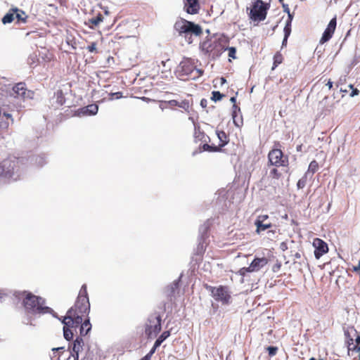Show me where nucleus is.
<instances>
[{
  "label": "nucleus",
  "instance_id": "nucleus-1",
  "mask_svg": "<svg viewBox=\"0 0 360 360\" xmlns=\"http://www.w3.org/2000/svg\"><path fill=\"white\" fill-rule=\"evenodd\" d=\"M90 311V302L87 292L86 284H83L79 290L74 305L69 309L63 317V335L67 340H70L78 334L86 335L91 328L88 317Z\"/></svg>",
  "mask_w": 360,
  "mask_h": 360
},
{
  "label": "nucleus",
  "instance_id": "nucleus-2",
  "mask_svg": "<svg viewBox=\"0 0 360 360\" xmlns=\"http://www.w3.org/2000/svg\"><path fill=\"white\" fill-rule=\"evenodd\" d=\"M23 296L22 304L27 314L32 315L49 314L53 310L45 305L46 300L40 296H37L28 291L22 292Z\"/></svg>",
  "mask_w": 360,
  "mask_h": 360
},
{
  "label": "nucleus",
  "instance_id": "nucleus-3",
  "mask_svg": "<svg viewBox=\"0 0 360 360\" xmlns=\"http://www.w3.org/2000/svg\"><path fill=\"white\" fill-rule=\"evenodd\" d=\"M174 28L179 35L184 37L188 44L193 42V37L200 36L202 33V27L199 25L184 18L177 20L174 23Z\"/></svg>",
  "mask_w": 360,
  "mask_h": 360
},
{
  "label": "nucleus",
  "instance_id": "nucleus-4",
  "mask_svg": "<svg viewBox=\"0 0 360 360\" xmlns=\"http://www.w3.org/2000/svg\"><path fill=\"white\" fill-rule=\"evenodd\" d=\"M228 42V40L222 37L219 38H210L203 41L200 44V47L205 55H207L212 59H215L219 57L221 53L226 50Z\"/></svg>",
  "mask_w": 360,
  "mask_h": 360
},
{
  "label": "nucleus",
  "instance_id": "nucleus-5",
  "mask_svg": "<svg viewBox=\"0 0 360 360\" xmlns=\"http://www.w3.org/2000/svg\"><path fill=\"white\" fill-rule=\"evenodd\" d=\"M202 74V72L197 69L194 60L188 58H184L175 71L176 77L183 81L194 79L201 76Z\"/></svg>",
  "mask_w": 360,
  "mask_h": 360
},
{
  "label": "nucleus",
  "instance_id": "nucleus-6",
  "mask_svg": "<svg viewBox=\"0 0 360 360\" xmlns=\"http://www.w3.org/2000/svg\"><path fill=\"white\" fill-rule=\"evenodd\" d=\"M269 8V4L264 3L262 0H255L252 2L250 8L249 18L253 22H257L264 20Z\"/></svg>",
  "mask_w": 360,
  "mask_h": 360
},
{
  "label": "nucleus",
  "instance_id": "nucleus-7",
  "mask_svg": "<svg viewBox=\"0 0 360 360\" xmlns=\"http://www.w3.org/2000/svg\"><path fill=\"white\" fill-rule=\"evenodd\" d=\"M204 288L211 293L212 297L217 302H219L222 304H229L230 303L231 296L228 286L219 285L214 287L205 283L204 284Z\"/></svg>",
  "mask_w": 360,
  "mask_h": 360
},
{
  "label": "nucleus",
  "instance_id": "nucleus-8",
  "mask_svg": "<svg viewBox=\"0 0 360 360\" xmlns=\"http://www.w3.org/2000/svg\"><path fill=\"white\" fill-rule=\"evenodd\" d=\"M161 316L158 313L149 316L145 326V333L148 338L155 337L161 330Z\"/></svg>",
  "mask_w": 360,
  "mask_h": 360
},
{
  "label": "nucleus",
  "instance_id": "nucleus-9",
  "mask_svg": "<svg viewBox=\"0 0 360 360\" xmlns=\"http://www.w3.org/2000/svg\"><path fill=\"white\" fill-rule=\"evenodd\" d=\"M270 165L275 167H287L289 164L288 157L285 155L280 148H273L268 154Z\"/></svg>",
  "mask_w": 360,
  "mask_h": 360
},
{
  "label": "nucleus",
  "instance_id": "nucleus-10",
  "mask_svg": "<svg viewBox=\"0 0 360 360\" xmlns=\"http://www.w3.org/2000/svg\"><path fill=\"white\" fill-rule=\"evenodd\" d=\"M269 262V259L264 257H255L250 263L248 267H243L238 270V274L245 276L247 273H252L259 271L266 266Z\"/></svg>",
  "mask_w": 360,
  "mask_h": 360
},
{
  "label": "nucleus",
  "instance_id": "nucleus-11",
  "mask_svg": "<svg viewBox=\"0 0 360 360\" xmlns=\"http://www.w3.org/2000/svg\"><path fill=\"white\" fill-rule=\"evenodd\" d=\"M13 92L12 95L14 97L22 99L31 98L33 94L32 91L27 89L26 84L24 82H20L15 85L13 88Z\"/></svg>",
  "mask_w": 360,
  "mask_h": 360
},
{
  "label": "nucleus",
  "instance_id": "nucleus-12",
  "mask_svg": "<svg viewBox=\"0 0 360 360\" xmlns=\"http://www.w3.org/2000/svg\"><path fill=\"white\" fill-rule=\"evenodd\" d=\"M18 164V160H4L0 164V176H11L14 173L15 167Z\"/></svg>",
  "mask_w": 360,
  "mask_h": 360
},
{
  "label": "nucleus",
  "instance_id": "nucleus-13",
  "mask_svg": "<svg viewBox=\"0 0 360 360\" xmlns=\"http://www.w3.org/2000/svg\"><path fill=\"white\" fill-rule=\"evenodd\" d=\"M268 219V214H261L257 217L255 221V225L256 226L255 232L257 234H259L261 232L272 227V224L271 222H266Z\"/></svg>",
  "mask_w": 360,
  "mask_h": 360
},
{
  "label": "nucleus",
  "instance_id": "nucleus-14",
  "mask_svg": "<svg viewBox=\"0 0 360 360\" xmlns=\"http://www.w3.org/2000/svg\"><path fill=\"white\" fill-rule=\"evenodd\" d=\"M336 25H337V19H336V17H334L333 18H332L330 20L326 29L323 32V35L320 39V44H323L327 42L328 41H329L332 38V37L335 32V30L336 29Z\"/></svg>",
  "mask_w": 360,
  "mask_h": 360
},
{
  "label": "nucleus",
  "instance_id": "nucleus-15",
  "mask_svg": "<svg viewBox=\"0 0 360 360\" xmlns=\"http://www.w3.org/2000/svg\"><path fill=\"white\" fill-rule=\"evenodd\" d=\"M313 246L315 248L314 256L316 259H319L328 251L327 243L322 239L318 238L314 239Z\"/></svg>",
  "mask_w": 360,
  "mask_h": 360
},
{
  "label": "nucleus",
  "instance_id": "nucleus-16",
  "mask_svg": "<svg viewBox=\"0 0 360 360\" xmlns=\"http://www.w3.org/2000/svg\"><path fill=\"white\" fill-rule=\"evenodd\" d=\"M184 10L191 15L198 14L200 9V0H183Z\"/></svg>",
  "mask_w": 360,
  "mask_h": 360
},
{
  "label": "nucleus",
  "instance_id": "nucleus-17",
  "mask_svg": "<svg viewBox=\"0 0 360 360\" xmlns=\"http://www.w3.org/2000/svg\"><path fill=\"white\" fill-rule=\"evenodd\" d=\"M83 346L84 341L81 337H77L75 341L72 342L71 356L77 357H83Z\"/></svg>",
  "mask_w": 360,
  "mask_h": 360
},
{
  "label": "nucleus",
  "instance_id": "nucleus-18",
  "mask_svg": "<svg viewBox=\"0 0 360 360\" xmlns=\"http://www.w3.org/2000/svg\"><path fill=\"white\" fill-rule=\"evenodd\" d=\"M169 104L170 106H178L186 111H188L190 108V103L188 100H182L181 101H178L176 100H171L169 101Z\"/></svg>",
  "mask_w": 360,
  "mask_h": 360
},
{
  "label": "nucleus",
  "instance_id": "nucleus-19",
  "mask_svg": "<svg viewBox=\"0 0 360 360\" xmlns=\"http://www.w3.org/2000/svg\"><path fill=\"white\" fill-rule=\"evenodd\" d=\"M98 106L96 104H90L82 108V112L85 115H94L98 112Z\"/></svg>",
  "mask_w": 360,
  "mask_h": 360
},
{
  "label": "nucleus",
  "instance_id": "nucleus-20",
  "mask_svg": "<svg viewBox=\"0 0 360 360\" xmlns=\"http://www.w3.org/2000/svg\"><path fill=\"white\" fill-rule=\"evenodd\" d=\"M18 11V8H12L2 18L4 24L11 23L15 19V13Z\"/></svg>",
  "mask_w": 360,
  "mask_h": 360
},
{
  "label": "nucleus",
  "instance_id": "nucleus-21",
  "mask_svg": "<svg viewBox=\"0 0 360 360\" xmlns=\"http://www.w3.org/2000/svg\"><path fill=\"white\" fill-rule=\"evenodd\" d=\"M217 135L219 140V145L221 148L224 147V146H226L229 143V139L228 136L226 135V134L225 133V131H217Z\"/></svg>",
  "mask_w": 360,
  "mask_h": 360
},
{
  "label": "nucleus",
  "instance_id": "nucleus-22",
  "mask_svg": "<svg viewBox=\"0 0 360 360\" xmlns=\"http://www.w3.org/2000/svg\"><path fill=\"white\" fill-rule=\"evenodd\" d=\"M194 139L195 141H203L205 137V134L200 129L199 125H194Z\"/></svg>",
  "mask_w": 360,
  "mask_h": 360
},
{
  "label": "nucleus",
  "instance_id": "nucleus-23",
  "mask_svg": "<svg viewBox=\"0 0 360 360\" xmlns=\"http://www.w3.org/2000/svg\"><path fill=\"white\" fill-rule=\"evenodd\" d=\"M238 114H240V111L236 110V113H234V108H233L232 118H233V122L236 126L240 127L241 125H243V122L241 115H240V116H238Z\"/></svg>",
  "mask_w": 360,
  "mask_h": 360
},
{
  "label": "nucleus",
  "instance_id": "nucleus-24",
  "mask_svg": "<svg viewBox=\"0 0 360 360\" xmlns=\"http://www.w3.org/2000/svg\"><path fill=\"white\" fill-rule=\"evenodd\" d=\"M283 55L279 51L276 52L274 56V63L271 70H274L278 65L283 63Z\"/></svg>",
  "mask_w": 360,
  "mask_h": 360
},
{
  "label": "nucleus",
  "instance_id": "nucleus-25",
  "mask_svg": "<svg viewBox=\"0 0 360 360\" xmlns=\"http://www.w3.org/2000/svg\"><path fill=\"white\" fill-rule=\"evenodd\" d=\"M202 148L204 150L209 151V152H219L221 150V147L219 145L215 146L213 144L210 145L207 143H205L202 146Z\"/></svg>",
  "mask_w": 360,
  "mask_h": 360
},
{
  "label": "nucleus",
  "instance_id": "nucleus-26",
  "mask_svg": "<svg viewBox=\"0 0 360 360\" xmlns=\"http://www.w3.org/2000/svg\"><path fill=\"white\" fill-rule=\"evenodd\" d=\"M55 96L56 98V102L58 105H62L64 104L65 98L63 90H57V91L55 93Z\"/></svg>",
  "mask_w": 360,
  "mask_h": 360
},
{
  "label": "nucleus",
  "instance_id": "nucleus-27",
  "mask_svg": "<svg viewBox=\"0 0 360 360\" xmlns=\"http://www.w3.org/2000/svg\"><path fill=\"white\" fill-rule=\"evenodd\" d=\"M27 16L25 13L18 9V11L15 13V19L18 20V22H25Z\"/></svg>",
  "mask_w": 360,
  "mask_h": 360
},
{
  "label": "nucleus",
  "instance_id": "nucleus-28",
  "mask_svg": "<svg viewBox=\"0 0 360 360\" xmlns=\"http://www.w3.org/2000/svg\"><path fill=\"white\" fill-rule=\"evenodd\" d=\"M318 169L319 163L316 160H312L309 165L308 172H311L312 174H314L317 172Z\"/></svg>",
  "mask_w": 360,
  "mask_h": 360
},
{
  "label": "nucleus",
  "instance_id": "nucleus-29",
  "mask_svg": "<svg viewBox=\"0 0 360 360\" xmlns=\"http://www.w3.org/2000/svg\"><path fill=\"white\" fill-rule=\"evenodd\" d=\"M224 96H225V95L221 94V93H220L219 91H214L212 92L211 99L213 101L217 102V101H220Z\"/></svg>",
  "mask_w": 360,
  "mask_h": 360
},
{
  "label": "nucleus",
  "instance_id": "nucleus-30",
  "mask_svg": "<svg viewBox=\"0 0 360 360\" xmlns=\"http://www.w3.org/2000/svg\"><path fill=\"white\" fill-rule=\"evenodd\" d=\"M92 356H93V352L88 350L85 352V354L83 357L76 358V356H72V358H73V360H92Z\"/></svg>",
  "mask_w": 360,
  "mask_h": 360
},
{
  "label": "nucleus",
  "instance_id": "nucleus-31",
  "mask_svg": "<svg viewBox=\"0 0 360 360\" xmlns=\"http://www.w3.org/2000/svg\"><path fill=\"white\" fill-rule=\"evenodd\" d=\"M270 176L274 179H278L281 176V173L276 168H273L270 171Z\"/></svg>",
  "mask_w": 360,
  "mask_h": 360
},
{
  "label": "nucleus",
  "instance_id": "nucleus-32",
  "mask_svg": "<svg viewBox=\"0 0 360 360\" xmlns=\"http://www.w3.org/2000/svg\"><path fill=\"white\" fill-rule=\"evenodd\" d=\"M307 175H304L301 179H300L297 181V186L299 189L303 188L307 184Z\"/></svg>",
  "mask_w": 360,
  "mask_h": 360
},
{
  "label": "nucleus",
  "instance_id": "nucleus-33",
  "mask_svg": "<svg viewBox=\"0 0 360 360\" xmlns=\"http://www.w3.org/2000/svg\"><path fill=\"white\" fill-rule=\"evenodd\" d=\"M86 50L90 53H97L98 49H97V43L96 42H91L89 45L86 46Z\"/></svg>",
  "mask_w": 360,
  "mask_h": 360
},
{
  "label": "nucleus",
  "instance_id": "nucleus-34",
  "mask_svg": "<svg viewBox=\"0 0 360 360\" xmlns=\"http://www.w3.org/2000/svg\"><path fill=\"white\" fill-rule=\"evenodd\" d=\"M226 50L229 51V57L232 59L236 58V49L235 47H226Z\"/></svg>",
  "mask_w": 360,
  "mask_h": 360
},
{
  "label": "nucleus",
  "instance_id": "nucleus-35",
  "mask_svg": "<svg viewBox=\"0 0 360 360\" xmlns=\"http://www.w3.org/2000/svg\"><path fill=\"white\" fill-rule=\"evenodd\" d=\"M108 96V99L111 101L114 99H118L122 97V93L120 91L115 93H110Z\"/></svg>",
  "mask_w": 360,
  "mask_h": 360
},
{
  "label": "nucleus",
  "instance_id": "nucleus-36",
  "mask_svg": "<svg viewBox=\"0 0 360 360\" xmlns=\"http://www.w3.org/2000/svg\"><path fill=\"white\" fill-rule=\"evenodd\" d=\"M103 16L101 14H99L96 18L91 19L90 22H91V24L93 25L96 26L103 20Z\"/></svg>",
  "mask_w": 360,
  "mask_h": 360
},
{
  "label": "nucleus",
  "instance_id": "nucleus-37",
  "mask_svg": "<svg viewBox=\"0 0 360 360\" xmlns=\"http://www.w3.org/2000/svg\"><path fill=\"white\" fill-rule=\"evenodd\" d=\"M9 126V123L8 122H1L0 124V128H3V129H8ZM4 139V136H3V132H2V129H0V141Z\"/></svg>",
  "mask_w": 360,
  "mask_h": 360
},
{
  "label": "nucleus",
  "instance_id": "nucleus-38",
  "mask_svg": "<svg viewBox=\"0 0 360 360\" xmlns=\"http://www.w3.org/2000/svg\"><path fill=\"white\" fill-rule=\"evenodd\" d=\"M266 349L269 352V355L270 356H275L278 351V348L276 347H271V346L268 347Z\"/></svg>",
  "mask_w": 360,
  "mask_h": 360
},
{
  "label": "nucleus",
  "instance_id": "nucleus-39",
  "mask_svg": "<svg viewBox=\"0 0 360 360\" xmlns=\"http://www.w3.org/2000/svg\"><path fill=\"white\" fill-rule=\"evenodd\" d=\"M291 32L290 29V25L287 23L285 27H284V32H285V40H287L288 37H289Z\"/></svg>",
  "mask_w": 360,
  "mask_h": 360
},
{
  "label": "nucleus",
  "instance_id": "nucleus-40",
  "mask_svg": "<svg viewBox=\"0 0 360 360\" xmlns=\"http://www.w3.org/2000/svg\"><path fill=\"white\" fill-rule=\"evenodd\" d=\"M230 101L233 103V108H234V113H236V110H240V108L239 106L236 105V97L233 96L230 98Z\"/></svg>",
  "mask_w": 360,
  "mask_h": 360
},
{
  "label": "nucleus",
  "instance_id": "nucleus-41",
  "mask_svg": "<svg viewBox=\"0 0 360 360\" xmlns=\"http://www.w3.org/2000/svg\"><path fill=\"white\" fill-rule=\"evenodd\" d=\"M170 335V332L169 330L164 331L160 336L159 339L163 342Z\"/></svg>",
  "mask_w": 360,
  "mask_h": 360
},
{
  "label": "nucleus",
  "instance_id": "nucleus-42",
  "mask_svg": "<svg viewBox=\"0 0 360 360\" xmlns=\"http://www.w3.org/2000/svg\"><path fill=\"white\" fill-rule=\"evenodd\" d=\"M44 58H43V59L46 61V62H50L52 59H53V56L52 54H51L49 51H46L45 53H44Z\"/></svg>",
  "mask_w": 360,
  "mask_h": 360
},
{
  "label": "nucleus",
  "instance_id": "nucleus-43",
  "mask_svg": "<svg viewBox=\"0 0 360 360\" xmlns=\"http://www.w3.org/2000/svg\"><path fill=\"white\" fill-rule=\"evenodd\" d=\"M345 335L347 338V344L349 345H352L353 344V338L349 337V333L348 331H345Z\"/></svg>",
  "mask_w": 360,
  "mask_h": 360
},
{
  "label": "nucleus",
  "instance_id": "nucleus-44",
  "mask_svg": "<svg viewBox=\"0 0 360 360\" xmlns=\"http://www.w3.org/2000/svg\"><path fill=\"white\" fill-rule=\"evenodd\" d=\"M35 58H36V56H30L29 58V60H32V62H30V64L31 66L32 67H34L37 65L36 63H35Z\"/></svg>",
  "mask_w": 360,
  "mask_h": 360
},
{
  "label": "nucleus",
  "instance_id": "nucleus-45",
  "mask_svg": "<svg viewBox=\"0 0 360 360\" xmlns=\"http://www.w3.org/2000/svg\"><path fill=\"white\" fill-rule=\"evenodd\" d=\"M359 91L356 89V88H354L353 89V90L352 91L351 94H350V96L352 97H354L355 96H357L359 95Z\"/></svg>",
  "mask_w": 360,
  "mask_h": 360
},
{
  "label": "nucleus",
  "instance_id": "nucleus-46",
  "mask_svg": "<svg viewBox=\"0 0 360 360\" xmlns=\"http://www.w3.org/2000/svg\"><path fill=\"white\" fill-rule=\"evenodd\" d=\"M207 101L205 99V98H202L201 101H200V105L202 107V108H206L207 107Z\"/></svg>",
  "mask_w": 360,
  "mask_h": 360
},
{
  "label": "nucleus",
  "instance_id": "nucleus-47",
  "mask_svg": "<svg viewBox=\"0 0 360 360\" xmlns=\"http://www.w3.org/2000/svg\"><path fill=\"white\" fill-rule=\"evenodd\" d=\"M353 271L356 272L360 275V260L358 266H353Z\"/></svg>",
  "mask_w": 360,
  "mask_h": 360
},
{
  "label": "nucleus",
  "instance_id": "nucleus-48",
  "mask_svg": "<svg viewBox=\"0 0 360 360\" xmlns=\"http://www.w3.org/2000/svg\"><path fill=\"white\" fill-rule=\"evenodd\" d=\"M162 343V342L159 338H158V339L156 340V341L155 342V343H154V345H153V346L155 347V348H158V347H160V345H161Z\"/></svg>",
  "mask_w": 360,
  "mask_h": 360
},
{
  "label": "nucleus",
  "instance_id": "nucleus-49",
  "mask_svg": "<svg viewBox=\"0 0 360 360\" xmlns=\"http://www.w3.org/2000/svg\"><path fill=\"white\" fill-rule=\"evenodd\" d=\"M162 343V342L159 338H158V339L156 340V341L155 342V343H154V345H153V346L155 347V348H158V347H160V345H161Z\"/></svg>",
  "mask_w": 360,
  "mask_h": 360
},
{
  "label": "nucleus",
  "instance_id": "nucleus-50",
  "mask_svg": "<svg viewBox=\"0 0 360 360\" xmlns=\"http://www.w3.org/2000/svg\"><path fill=\"white\" fill-rule=\"evenodd\" d=\"M282 6H283V9H284V11H285V12H287L288 13H289L290 9H289L288 5V4H282Z\"/></svg>",
  "mask_w": 360,
  "mask_h": 360
},
{
  "label": "nucleus",
  "instance_id": "nucleus-51",
  "mask_svg": "<svg viewBox=\"0 0 360 360\" xmlns=\"http://www.w3.org/2000/svg\"><path fill=\"white\" fill-rule=\"evenodd\" d=\"M333 83L330 79H329L328 82L326 84V85L328 87L329 89L333 88Z\"/></svg>",
  "mask_w": 360,
  "mask_h": 360
},
{
  "label": "nucleus",
  "instance_id": "nucleus-52",
  "mask_svg": "<svg viewBox=\"0 0 360 360\" xmlns=\"http://www.w3.org/2000/svg\"><path fill=\"white\" fill-rule=\"evenodd\" d=\"M151 356L148 353L146 356L142 357L140 360H150Z\"/></svg>",
  "mask_w": 360,
  "mask_h": 360
},
{
  "label": "nucleus",
  "instance_id": "nucleus-53",
  "mask_svg": "<svg viewBox=\"0 0 360 360\" xmlns=\"http://www.w3.org/2000/svg\"><path fill=\"white\" fill-rule=\"evenodd\" d=\"M356 344L358 345V351L360 353V336H358L356 339Z\"/></svg>",
  "mask_w": 360,
  "mask_h": 360
},
{
  "label": "nucleus",
  "instance_id": "nucleus-54",
  "mask_svg": "<svg viewBox=\"0 0 360 360\" xmlns=\"http://www.w3.org/2000/svg\"><path fill=\"white\" fill-rule=\"evenodd\" d=\"M156 349L157 348H155V347L153 346L150 351L148 352V354L152 356L153 354L155 352Z\"/></svg>",
  "mask_w": 360,
  "mask_h": 360
},
{
  "label": "nucleus",
  "instance_id": "nucleus-55",
  "mask_svg": "<svg viewBox=\"0 0 360 360\" xmlns=\"http://www.w3.org/2000/svg\"><path fill=\"white\" fill-rule=\"evenodd\" d=\"M288 18H289V20H288V22L287 23L290 25L292 17V15H291V14L290 13H288Z\"/></svg>",
  "mask_w": 360,
  "mask_h": 360
},
{
  "label": "nucleus",
  "instance_id": "nucleus-56",
  "mask_svg": "<svg viewBox=\"0 0 360 360\" xmlns=\"http://www.w3.org/2000/svg\"><path fill=\"white\" fill-rule=\"evenodd\" d=\"M220 80H221V84H224V83H226V80L224 77H221L220 78Z\"/></svg>",
  "mask_w": 360,
  "mask_h": 360
},
{
  "label": "nucleus",
  "instance_id": "nucleus-57",
  "mask_svg": "<svg viewBox=\"0 0 360 360\" xmlns=\"http://www.w3.org/2000/svg\"><path fill=\"white\" fill-rule=\"evenodd\" d=\"M276 231L275 230H269L268 233H272L273 235L276 234Z\"/></svg>",
  "mask_w": 360,
  "mask_h": 360
},
{
  "label": "nucleus",
  "instance_id": "nucleus-58",
  "mask_svg": "<svg viewBox=\"0 0 360 360\" xmlns=\"http://www.w3.org/2000/svg\"><path fill=\"white\" fill-rule=\"evenodd\" d=\"M349 87L351 89H352V90H353V89H354V85H353V84H349Z\"/></svg>",
  "mask_w": 360,
  "mask_h": 360
},
{
  "label": "nucleus",
  "instance_id": "nucleus-59",
  "mask_svg": "<svg viewBox=\"0 0 360 360\" xmlns=\"http://www.w3.org/2000/svg\"><path fill=\"white\" fill-rule=\"evenodd\" d=\"M63 349V347H58V348H56V349H53V350H57V351H58V350H60V349Z\"/></svg>",
  "mask_w": 360,
  "mask_h": 360
},
{
  "label": "nucleus",
  "instance_id": "nucleus-60",
  "mask_svg": "<svg viewBox=\"0 0 360 360\" xmlns=\"http://www.w3.org/2000/svg\"><path fill=\"white\" fill-rule=\"evenodd\" d=\"M295 257H297V258H300V255L299 253H296L295 254Z\"/></svg>",
  "mask_w": 360,
  "mask_h": 360
},
{
  "label": "nucleus",
  "instance_id": "nucleus-61",
  "mask_svg": "<svg viewBox=\"0 0 360 360\" xmlns=\"http://www.w3.org/2000/svg\"><path fill=\"white\" fill-rule=\"evenodd\" d=\"M165 63H166V61H164V60H162V61L161 62V63L162 64V65H163V66H165Z\"/></svg>",
  "mask_w": 360,
  "mask_h": 360
},
{
  "label": "nucleus",
  "instance_id": "nucleus-62",
  "mask_svg": "<svg viewBox=\"0 0 360 360\" xmlns=\"http://www.w3.org/2000/svg\"><path fill=\"white\" fill-rule=\"evenodd\" d=\"M278 1H279L281 4H284V2H283V1H284V0H278Z\"/></svg>",
  "mask_w": 360,
  "mask_h": 360
},
{
  "label": "nucleus",
  "instance_id": "nucleus-63",
  "mask_svg": "<svg viewBox=\"0 0 360 360\" xmlns=\"http://www.w3.org/2000/svg\"><path fill=\"white\" fill-rule=\"evenodd\" d=\"M287 40H285V38L283 39V44H284Z\"/></svg>",
  "mask_w": 360,
  "mask_h": 360
},
{
  "label": "nucleus",
  "instance_id": "nucleus-64",
  "mask_svg": "<svg viewBox=\"0 0 360 360\" xmlns=\"http://www.w3.org/2000/svg\"><path fill=\"white\" fill-rule=\"evenodd\" d=\"M359 360H360V352H359Z\"/></svg>",
  "mask_w": 360,
  "mask_h": 360
}]
</instances>
